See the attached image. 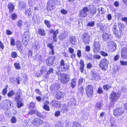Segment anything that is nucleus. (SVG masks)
Wrapping results in <instances>:
<instances>
[{"label":"nucleus","instance_id":"1","mask_svg":"<svg viewBox=\"0 0 127 127\" xmlns=\"http://www.w3.org/2000/svg\"><path fill=\"white\" fill-rule=\"evenodd\" d=\"M95 13V10L92 11L89 9L87 7H85L79 11L78 15L80 17H85L88 16H93Z\"/></svg>","mask_w":127,"mask_h":127},{"label":"nucleus","instance_id":"2","mask_svg":"<svg viewBox=\"0 0 127 127\" xmlns=\"http://www.w3.org/2000/svg\"><path fill=\"white\" fill-rule=\"evenodd\" d=\"M100 48V44L99 38L95 39L92 46L93 51L96 54L99 52Z\"/></svg>","mask_w":127,"mask_h":127},{"label":"nucleus","instance_id":"3","mask_svg":"<svg viewBox=\"0 0 127 127\" xmlns=\"http://www.w3.org/2000/svg\"><path fill=\"white\" fill-rule=\"evenodd\" d=\"M30 37V33L29 32H24L22 36V42L23 45L25 46L28 44Z\"/></svg>","mask_w":127,"mask_h":127},{"label":"nucleus","instance_id":"4","mask_svg":"<svg viewBox=\"0 0 127 127\" xmlns=\"http://www.w3.org/2000/svg\"><path fill=\"white\" fill-rule=\"evenodd\" d=\"M109 63V61L107 59H102L99 62V66L102 70H105L106 69V68L108 66Z\"/></svg>","mask_w":127,"mask_h":127},{"label":"nucleus","instance_id":"5","mask_svg":"<svg viewBox=\"0 0 127 127\" xmlns=\"http://www.w3.org/2000/svg\"><path fill=\"white\" fill-rule=\"evenodd\" d=\"M83 42L85 44H87L89 43L90 41V36L86 32L83 33L82 37Z\"/></svg>","mask_w":127,"mask_h":127},{"label":"nucleus","instance_id":"6","mask_svg":"<svg viewBox=\"0 0 127 127\" xmlns=\"http://www.w3.org/2000/svg\"><path fill=\"white\" fill-rule=\"evenodd\" d=\"M59 67L60 69L61 68V71H65L66 70L69 69V66L67 64H65L64 60L62 59L60 63Z\"/></svg>","mask_w":127,"mask_h":127},{"label":"nucleus","instance_id":"7","mask_svg":"<svg viewBox=\"0 0 127 127\" xmlns=\"http://www.w3.org/2000/svg\"><path fill=\"white\" fill-rule=\"evenodd\" d=\"M55 59V57L54 56L48 57L46 61V64L47 65L49 66H51L53 65Z\"/></svg>","mask_w":127,"mask_h":127},{"label":"nucleus","instance_id":"8","mask_svg":"<svg viewBox=\"0 0 127 127\" xmlns=\"http://www.w3.org/2000/svg\"><path fill=\"white\" fill-rule=\"evenodd\" d=\"M87 95L89 97H91L93 93V88L92 85H89L86 88Z\"/></svg>","mask_w":127,"mask_h":127},{"label":"nucleus","instance_id":"9","mask_svg":"<svg viewBox=\"0 0 127 127\" xmlns=\"http://www.w3.org/2000/svg\"><path fill=\"white\" fill-rule=\"evenodd\" d=\"M118 94H117L114 92H113L110 95V98L111 101V103H112L113 104V103L116 102L117 99L118 98Z\"/></svg>","mask_w":127,"mask_h":127},{"label":"nucleus","instance_id":"10","mask_svg":"<svg viewBox=\"0 0 127 127\" xmlns=\"http://www.w3.org/2000/svg\"><path fill=\"white\" fill-rule=\"evenodd\" d=\"M123 113L122 109L121 108H117L114 110V114L116 116L121 115Z\"/></svg>","mask_w":127,"mask_h":127},{"label":"nucleus","instance_id":"11","mask_svg":"<svg viewBox=\"0 0 127 127\" xmlns=\"http://www.w3.org/2000/svg\"><path fill=\"white\" fill-rule=\"evenodd\" d=\"M42 122L43 121L39 118H35L32 122L33 124L36 126H39L42 124Z\"/></svg>","mask_w":127,"mask_h":127},{"label":"nucleus","instance_id":"12","mask_svg":"<svg viewBox=\"0 0 127 127\" xmlns=\"http://www.w3.org/2000/svg\"><path fill=\"white\" fill-rule=\"evenodd\" d=\"M116 25H114L112 28V31L116 37H118L121 36L120 32L119 33L117 29Z\"/></svg>","mask_w":127,"mask_h":127},{"label":"nucleus","instance_id":"13","mask_svg":"<svg viewBox=\"0 0 127 127\" xmlns=\"http://www.w3.org/2000/svg\"><path fill=\"white\" fill-rule=\"evenodd\" d=\"M122 58V59L127 58V49L126 48H123L121 53Z\"/></svg>","mask_w":127,"mask_h":127},{"label":"nucleus","instance_id":"14","mask_svg":"<svg viewBox=\"0 0 127 127\" xmlns=\"http://www.w3.org/2000/svg\"><path fill=\"white\" fill-rule=\"evenodd\" d=\"M102 37L105 41H108L110 40L111 36L109 34L104 33L102 35Z\"/></svg>","mask_w":127,"mask_h":127},{"label":"nucleus","instance_id":"15","mask_svg":"<svg viewBox=\"0 0 127 127\" xmlns=\"http://www.w3.org/2000/svg\"><path fill=\"white\" fill-rule=\"evenodd\" d=\"M97 29L98 32H100L102 31L104 29V24L102 23H97Z\"/></svg>","mask_w":127,"mask_h":127},{"label":"nucleus","instance_id":"16","mask_svg":"<svg viewBox=\"0 0 127 127\" xmlns=\"http://www.w3.org/2000/svg\"><path fill=\"white\" fill-rule=\"evenodd\" d=\"M57 0H49L48 2V6L52 8L55 4V3L57 1Z\"/></svg>","mask_w":127,"mask_h":127},{"label":"nucleus","instance_id":"17","mask_svg":"<svg viewBox=\"0 0 127 127\" xmlns=\"http://www.w3.org/2000/svg\"><path fill=\"white\" fill-rule=\"evenodd\" d=\"M8 7L9 10V12L11 13L12 12L14 9V6L12 2H10L8 5Z\"/></svg>","mask_w":127,"mask_h":127},{"label":"nucleus","instance_id":"18","mask_svg":"<svg viewBox=\"0 0 127 127\" xmlns=\"http://www.w3.org/2000/svg\"><path fill=\"white\" fill-rule=\"evenodd\" d=\"M70 43L71 44L75 45L77 44L76 39L75 36H71L70 37Z\"/></svg>","mask_w":127,"mask_h":127},{"label":"nucleus","instance_id":"19","mask_svg":"<svg viewBox=\"0 0 127 127\" xmlns=\"http://www.w3.org/2000/svg\"><path fill=\"white\" fill-rule=\"evenodd\" d=\"M55 96L57 99H59L62 98L63 97L64 95L61 92L59 91L57 93Z\"/></svg>","mask_w":127,"mask_h":127},{"label":"nucleus","instance_id":"20","mask_svg":"<svg viewBox=\"0 0 127 127\" xmlns=\"http://www.w3.org/2000/svg\"><path fill=\"white\" fill-rule=\"evenodd\" d=\"M49 102L48 101H46L44 103V105L43 106V109L49 111L50 110V107L49 106Z\"/></svg>","mask_w":127,"mask_h":127},{"label":"nucleus","instance_id":"21","mask_svg":"<svg viewBox=\"0 0 127 127\" xmlns=\"http://www.w3.org/2000/svg\"><path fill=\"white\" fill-rule=\"evenodd\" d=\"M58 33V30L57 29L53 33V38L54 41L56 42L57 41V36Z\"/></svg>","mask_w":127,"mask_h":127},{"label":"nucleus","instance_id":"22","mask_svg":"<svg viewBox=\"0 0 127 127\" xmlns=\"http://www.w3.org/2000/svg\"><path fill=\"white\" fill-rule=\"evenodd\" d=\"M38 33L41 36H44L46 34L45 31L42 29L39 28L38 30Z\"/></svg>","mask_w":127,"mask_h":127},{"label":"nucleus","instance_id":"23","mask_svg":"<svg viewBox=\"0 0 127 127\" xmlns=\"http://www.w3.org/2000/svg\"><path fill=\"white\" fill-rule=\"evenodd\" d=\"M51 49V51H50V53L51 55H54V50L53 49V46L51 43H49L47 45Z\"/></svg>","mask_w":127,"mask_h":127},{"label":"nucleus","instance_id":"24","mask_svg":"<svg viewBox=\"0 0 127 127\" xmlns=\"http://www.w3.org/2000/svg\"><path fill=\"white\" fill-rule=\"evenodd\" d=\"M26 6V3L23 2L21 1L19 2V8H24Z\"/></svg>","mask_w":127,"mask_h":127},{"label":"nucleus","instance_id":"25","mask_svg":"<svg viewBox=\"0 0 127 127\" xmlns=\"http://www.w3.org/2000/svg\"><path fill=\"white\" fill-rule=\"evenodd\" d=\"M98 10L99 12L98 13L99 15L104 13L105 12V10L104 8L102 7L99 8Z\"/></svg>","mask_w":127,"mask_h":127},{"label":"nucleus","instance_id":"26","mask_svg":"<svg viewBox=\"0 0 127 127\" xmlns=\"http://www.w3.org/2000/svg\"><path fill=\"white\" fill-rule=\"evenodd\" d=\"M73 106L76 104V100L74 98H72L70 99V100L68 102Z\"/></svg>","mask_w":127,"mask_h":127},{"label":"nucleus","instance_id":"27","mask_svg":"<svg viewBox=\"0 0 127 127\" xmlns=\"http://www.w3.org/2000/svg\"><path fill=\"white\" fill-rule=\"evenodd\" d=\"M5 103L8 106L10 107H12L13 105L12 102L8 100H5Z\"/></svg>","mask_w":127,"mask_h":127},{"label":"nucleus","instance_id":"28","mask_svg":"<svg viewBox=\"0 0 127 127\" xmlns=\"http://www.w3.org/2000/svg\"><path fill=\"white\" fill-rule=\"evenodd\" d=\"M67 36V34L66 33H64V34H62L59 36V39L60 40H62L65 38Z\"/></svg>","mask_w":127,"mask_h":127},{"label":"nucleus","instance_id":"29","mask_svg":"<svg viewBox=\"0 0 127 127\" xmlns=\"http://www.w3.org/2000/svg\"><path fill=\"white\" fill-rule=\"evenodd\" d=\"M16 45L19 50L21 49L22 45L20 41H17Z\"/></svg>","mask_w":127,"mask_h":127},{"label":"nucleus","instance_id":"30","mask_svg":"<svg viewBox=\"0 0 127 127\" xmlns=\"http://www.w3.org/2000/svg\"><path fill=\"white\" fill-rule=\"evenodd\" d=\"M102 106L101 103L100 102L96 103L95 106V108L99 110L101 109Z\"/></svg>","mask_w":127,"mask_h":127},{"label":"nucleus","instance_id":"31","mask_svg":"<svg viewBox=\"0 0 127 127\" xmlns=\"http://www.w3.org/2000/svg\"><path fill=\"white\" fill-rule=\"evenodd\" d=\"M72 106H73L68 102V104L66 106H65V109H64V110L65 109L66 111L69 110V109Z\"/></svg>","mask_w":127,"mask_h":127},{"label":"nucleus","instance_id":"32","mask_svg":"<svg viewBox=\"0 0 127 127\" xmlns=\"http://www.w3.org/2000/svg\"><path fill=\"white\" fill-rule=\"evenodd\" d=\"M20 95L18 94H16L15 96V101H19L20 99Z\"/></svg>","mask_w":127,"mask_h":127},{"label":"nucleus","instance_id":"33","mask_svg":"<svg viewBox=\"0 0 127 127\" xmlns=\"http://www.w3.org/2000/svg\"><path fill=\"white\" fill-rule=\"evenodd\" d=\"M54 70L51 67H50L47 73V74H50L53 73Z\"/></svg>","mask_w":127,"mask_h":127},{"label":"nucleus","instance_id":"34","mask_svg":"<svg viewBox=\"0 0 127 127\" xmlns=\"http://www.w3.org/2000/svg\"><path fill=\"white\" fill-rule=\"evenodd\" d=\"M17 101V105L18 108H20L21 107L23 106V104L22 103V102L20 101V100Z\"/></svg>","mask_w":127,"mask_h":127},{"label":"nucleus","instance_id":"35","mask_svg":"<svg viewBox=\"0 0 127 127\" xmlns=\"http://www.w3.org/2000/svg\"><path fill=\"white\" fill-rule=\"evenodd\" d=\"M15 94V93L13 91L11 90L7 94V95L8 97H10L14 95Z\"/></svg>","mask_w":127,"mask_h":127},{"label":"nucleus","instance_id":"36","mask_svg":"<svg viewBox=\"0 0 127 127\" xmlns=\"http://www.w3.org/2000/svg\"><path fill=\"white\" fill-rule=\"evenodd\" d=\"M17 17V15L15 13H13L11 15V18L12 20H14L16 19Z\"/></svg>","mask_w":127,"mask_h":127},{"label":"nucleus","instance_id":"37","mask_svg":"<svg viewBox=\"0 0 127 127\" xmlns=\"http://www.w3.org/2000/svg\"><path fill=\"white\" fill-rule=\"evenodd\" d=\"M23 25V22L21 20H20L17 22V25L18 27L21 28V26Z\"/></svg>","mask_w":127,"mask_h":127},{"label":"nucleus","instance_id":"38","mask_svg":"<svg viewBox=\"0 0 127 127\" xmlns=\"http://www.w3.org/2000/svg\"><path fill=\"white\" fill-rule=\"evenodd\" d=\"M80 68H84V64L83 61L82 60H80Z\"/></svg>","mask_w":127,"mask_h":127},{"label":"nucleus","instance_id":"39","mask_svg":"<svg viewBox=\"0 0 127 127\" xmlns=\"http://www.w3.org/2000/svg\"><path fill=\"white\" fill-rule=\"evenodd\" d=\"M95 25V22L94 21H93L92 22H90L89 23L87 24L88 26L93 27Z\"/></svg>","mask_w":127,"mask_h":127},{"label":"nucleus","instance_id":"40","mask_svg":"<svg viewBox=\"0 0 127 127\" xmlns=\"http://www.w3.org/2000/svg\"><path fill=\"white\" fill-rule=\"evenodd\" d=\"M10 44L11 45H15V42L14 39L11 37L10 39Z\"/></svg>","mask_w":127,"mask_h":127},{"label":"nucleus","instance_id":"41","mask_svg":"<svg viewBox=\"0 0 127 127\" xmlns=\"http://www.w3.org/2000/svg\"><path fill=\"white\" fill-rule=\"evenodd\" d=\"M44 23L49 28H50L51 25L50 24V22L46 20L44 21Z\"/></svg>","mask_w":127,"mask_h":127},{"label":"nucleus","instance_id":"42","mask_svg":"<svg viewBox=\"0 0 127 127\" xmlns=\"http://www.w3.org/2000/svg\"><path fill=\"white\" fill-rule=\"evenodd\" d=\"M35 105L34 103L33 102H31L30 104L29 108L30 109H32L35 107Z\"/></svg>","mask_w":127,"mask_h":127},{"label":"nucleus","instance_id":"43","mask_svg":"<svg viewBox=\"0 0 127 127\" xmlns=\"http://www.w3.org/2000/svg\"><path fill=\"white\" fill-rule=\"evenodd\" d=\"M67 76V75L64 74H61L60 76L61 77H62V78H61L60 79H67L66 77Z\"/></svg>","mask_w":127,"mask_h":127},{"label":"nucleus","instance_id":"44","mask_svg":"<svg viewBox=\"0 0 127 127\" xmlns=\"http://www.w3.org/2000/svg\"><path fill=\"white\" fill-rule=\"evenodd\" d=\"M17 53L15 52H12L11 54V57L13 58H15L17 56Z\"/></svg>","mask_w":127,"mask_h":127},{"label":"nucleus","instance_id":"45","mask_svg":"<svg viewBox=\"0 0 127 127\" xmlns=\"http://www.w3.org/2000/svg\"><path fill=\"white\" fill-rule=\"evenodd\" d=\"M100 53L102 56L104 57L107 56L108 55L107 53L103 51H100Z\"/></svg>","mask_w":127,"mask_h":127},{"label":"nucleus","instance_id":"46","mask_svg":"<svg viewBox=\"0 0 127 127\" xmlns=\"http://www.w3.org/2000/svg\"><path fill=\"white\" fill-rule=\"evenodd\" d=\"M76 85L75 80H72L71 84V86L73 88L75 87Z\"/></svg>","mask_w":127,"mask_h":127},{"label":"nucleus","instance_id":"47","mask_svg":"<svg viewBox=\"0 0 127 127\" xmlns=\"http://www.w3.org/2000/svg\"><path fill=\"white\" fill-rule=\"evenodd\" d=\"M35 113H36V115L40 117H43V115L41 113L39 112H38V111L37 110H36Z\"/></svg>","mask_w":127,"mask_h":127},{"label":"nucleus","instance_id":"48","mask_svg":"<svg viewBox=\"0 0 127 127\" xmlns=\"http://www.w3.org/2000/svg\"><path fill=\"white\" fill-rule=\"evenodd\" d=\"M32 19L35 22L38 21V19L37 16L35 15H33V16L32 17Z\"/></svg>","mask_w":127,"mask_h":127},{"label":"nucleus","instance_id":"49","mask_svg":"<svg viewBox=\"0 0 127 127\" xmlns=\"http://www.w3.org/2000/svg\"><path fill=\"white\" fill-rule=\"evenodd\" d=\"M93 57L95 59H99L101 58V56L98 55H94L93 56Z\"/></svg>","mask_w":127,"mask_h":127},{"label":"nucleus","instance_id":"50","mask_svg":"<svg viewBox=\"0 0 127 127\" xmlns=\"http://www.w3.org/2000/svg\"><path fill=\"white\" fill-rule=\"evenodd\" d=\"M11 122L12 123H16L17 121L16 119L14 117H12L11 120Z\"/></svg>","mask_w":127,"mask_h":127},{"label":"nucleus","instance_id":"51","mask_svg":"<svg viewBox=\"0 0 127 127\" xmlns=\"http://www.w3.org/2000/svg\"><path fill=\"white\" fill-rule=\"evenodd\" d=\"M120 63L121 64L123 65H127V62L126 61H121L120 62Z\"/></svg>","mask_w":127,"mask_h":127},{"label":"nucleus","instance_id":"52","mask_svg":"<svg viewBox=\"0 0 127 127\" xmlns=\"http://www.w3.org/2000/svg\"><path fill=\"white\" fill-rule=\"evenodd\" d=\"M35 111L36 110H31L29 111L28 115H32L33 114L35 113Z\"/></svg>","mask_w":127,"mask_h":127},{"label":"nucleus","instance_id":"53","mask_svg":"<svg viewBox=\"0 0 127 127\" xmlns=\"http://www.w3.org/2000/svg\"><path fill=\"white\" fill-rule=\"evenodd\" d=\"M14 65L15 66V67L17 69H19L21 68V67L19 64L15 63L14 64Z\"/></svg>","mask_w":127,"mask_h":127},{"label":"nucleus","instance_id":"54","mask_svg":"<svg viewBox=\"0 0 127 127\" xmlns=\"http://www.w3.org/2000/svg\"><path fill=\"white\" fill-rule=\"evenodd\" d=\"M40 72L42 74H45L46 72L45 68L44 67L42 68L40 70Z\"/></svg>","mask_w":127,"mask_h":127},{"label":"nucleus","instance_id":"55","mask_svg":"<svg viewBox=\"0 0 127 127\" xmlns=\"http://www.w3.org/2000/svg\"><path fill=\"white\" fill-rule=\"evenodd\" d=\"M60 114V112L59 111H56L55 114V116L58 117H59Z\"/></svg>","mask_w":127,"mask_h":127},{"label":"nucleus","instance_id":"56","mask_svg":"<svg viewBox=\"0 0 127 127\" xmlns=\"http://www.w3.org/2000/svg\"><path fill=\"white\" fill-rule=\"evenodd\" d=\"M92 67V65L91 63H89L87 64V68L91 69Z\"/></svg>","mask_w":127,"mask_h":127},{"label":"nucleus","instance_id":"57","mask_svg":"<svg viewBox=\"0 0 127 127\" xmlns=\"http://www.w3.org/2000/svg\"><path fill=\"white\" fill-rule=\"evenodd\" d=\"M68 50L70 53L71 54H73L74 52V50L72 48H69L68 49Z\"/></svg>","mask_w":127,"mask_h":127},{"label":"nucleus","instance_id":"58","mask_svg":"<svg viewBox=\"0 0 127 127\" xmlns=\"http://www.w3.org/2000/svg\"><path fill=\"white\" fill-rule=\"evenodd\" d=\"M61 12L63 14H65L67 13V11L64 9H62L61 10Z\"/></svg>","mask_w":127,"mask_h":127},{"label":"nucleus","instance_id":"59","mask_svg":"<svg viewBox=\"0 0 127 127\" xmlns=\"http://www.w3.org/2000/svg\"><path fill=\"white\" fill-rule=\"evenodd\" d=\"M97 92L98 93L101 94L103 93V91L102 90V88H99Z\"/></svg>","mask_w":127,"mask_h":127},{"label":"nucleus","instance_id":"60","mask_svg":"<svg viewBox=\"0 0 127 127\" xmlns=\"http://www.w3.org/2000/svg\"><path fill=\"white\" fill-rule=\"evenodd\" d=\"M77 55L78 57H80L81 55V52L80 50H78L77 51Z\"/></svg>","mask_w":127,"mask_h":127},{"label":"nucleus","instance_id":"61","mask_svg":"<svg viewBox=\"0 0 127 127\" xmlns=\"http://www.w3.org/2000/svg\"><path fill=\"white\" fill-rule=\"evenodd\" d=\"M60 82L63 83L64 84L67 83L68 81L69 80L67 81L66 80H60Z\"/></svg>","mask_w":127,"mask_h":127},{"label":"nucleus","instance_id":"62","mask_svg":"<svg viewBox=\"0 0 127 127\" xmlns=\"http://www.w3.org/2000/svg\"><path fill=\"white\" fill-rule=\"evenodd\" d=\"M116 15H117L118 17H120L122 16V14L120 12H116L115 13Z\"/></svg>","mask_w":127,"mask_h":127},{"label":"nucleus","instance_id":"63","mask_svg":"<svg viewBox=\"0 0 127 127\" xmlns=\"http://www.w3.org/2000/svg\"><path fill=\"white\" fill-rule=\"evenodd\" d=\"M6 33L8 35L11 34H12V32L9 30H7L6 31Z\"/></svg>","mask_w":127,"mask_h":127},{"label":"nucleus","instance_id":"64","mask_svg":"<svg viewBox=\"0 0 127 127\" xmlns=\"http://www.w3.org/2000/svg\"><path fill=\"white\" fill-rule=\"evenodd\" d=\"M29 12H28V11H26V15L27 14H28V16H29L31 15L32 12L31 11V10H29Z\"/></svg>","mask_w":127,"mask_h":127}]
</instances>
